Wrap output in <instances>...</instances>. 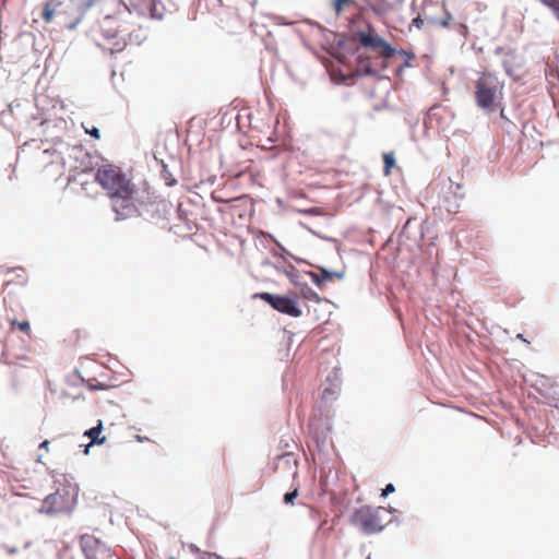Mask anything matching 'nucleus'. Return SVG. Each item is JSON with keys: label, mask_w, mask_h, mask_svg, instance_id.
<instances>
[{"label": "nucleus", "mask_w": 559, "mask_h": 559, "mask_svg": "<svg viewBox=\"0 0 559 559\" xmlns=\"http://www.w3.org/2000/svg\"><path fill=\"white\" fill-rule=\"evenodd\" d=\"M385 512V509L381 507L372 508L369 506H364L354 512L352 522L365 534L370 535L379 533L386 525V521L384 519Z\"/></svg>", "instance_id": "obj_4"}, {"label": "nucleus", "mask_w": 559, "mask_h": 559, "mask_svg": "<svg viewBox=\"0 0 559 559\" xmlns=\"http://www.w3.org/2000/svg\"><path fill=\"white\" fill-rule=\"evenodd\" d=\"M395 491V487L392 484H388L385 488L382 490L381 496L386 497L390 493H393Z\"/></svg>", "instance_id": "obj_21"}, {"label": "nucleus", "mask_w": 559, "mask_h": 559, "mask_svg": "<svg viewBox=\"0 0 559 559\" xmlns=\"http://www.w3.org/2000/svg\"><path fill=\"white\" fill-rule=\"evenodd\" d=\"M76 496L78 490L75 486L64 485L45 498L41 511L47 514L69 513L76 503Z\"/></svg>", "instance_id": "obj_3"}, {"label": "nucleus", "mask_w": 559, "mask_h": 559, "mask_svg": "<svg viewBox=\"0 0 559 559\" xmlns=\"http://www.w3.org/2000/svg\"><path fill=\"white\" fill-rule=\"evenodd\" d=\"M82 127H83L85 133L92 135L96 140L100 139V132H99V130L96 127H94V126L90 127V126H87L85 123H82Z\"/></svg>", "instance_id": "obj_17"}, {"label": "nucleus", "mask_w": 559, "mask_h": 559, "mask_svg": "<svg viewBox=\"0 0 559 559\" xmlns=\"http://www.w3.org/2000/svg\"><path fill=\"white\" fill-rule=\"evenodd\" d=\"M404 0H366V10L370 9L374 15L385 20L390 14L397 12Z\"/></svg>", "instance_id": "obj_8"}, {"label": "nucleus", "mask_w": 559, "mask_h": 559, "mask_svg": "<svg viewBox=\"0 0 559 559\" xmlns=\"http://www.w3.org/2000/svg\"><path fill=\"white\" fill-rule=\"evenodd\" d=\"M52 14H53V12L50 11L48 9V7H46L45 10H44V13H43V17H44L45 21L49 22L52 19Z\"/></svg>", "instance_id": "obj_22"}, {"label": "nucleus", "mask_w": 559, "mask_h": 559, "mask_svg": "<svg viewBox=\"0 0 559 559\" xmlns=\"http://www.w3.org/2000/svg\"><path fill=\"white\" fill-rule=\"evenodd\" d=\"M140 32H141V34H139V35H136V36H135V40H136L138 43H140V41L143 39V37H144L143 32H142L141 29H140Z\"/></svg>", "instance_id": "obj_29"}, {"label": "nucleus", "mask_w": 559, "mask_h": 559, "mask_svg": "<svg viewBox=\"0 0 559 559\" xmlns=\"http://www.w3.org/2000/svg\"><path fill=\"white\" fill-rule=\"evenodd\" d=\"M357 36L361 46L371 48L373 50H379L385 58H391L394 56V48H392V46L381 37L366 32H359Z\"/></svg>", "instance_id": "obj_7"}, {"label": "nucleus", "mask_w": 559, "mask_h": 559, "mask_svg": "<svg viewBox=\"0 0 559 559\" xmlns=\"http://www.w3.org/2000/svg\"><path fill=\"white\" fill-rule=\"evenodd\" d=\"M544 5H546L547 8H550V5L556 1V0H539Z\"/></svg>", "instance_id": "obj_25"}, {"label": "nucleus", "mask_w": 559, "mask_h": 559, "mask_svg": "<svg viewBox=\"0 0 559 559\" xmlns=\"http://www.w3.org/2000/svg\"><path fill=\"white\" fill-rule=\"evenodd\" d=\"M135 439H136V441H139V442H144V441H148V440H150L147 437H142V436H140V435H136V436H135Z\"/></svg>", "instance_id": "obj_26"}, {"label": "nucleus", "mask_w": 559, "mask_h": 559, "mask_svg": "<svg viewBox=\"0 0 559 559\" xmlns=\"http://www.w3.org/2000/svg\"><path fill=\"white\" fill-rule=\"evenodd\" d=\"M81 547L86 559H111L110 549L99 539L90 534L81 536Z\"/></svg>", "instance_id": "obj_6"}, {"label": "nucleus", "mask_w": 559, "mask_h": 559, "mask_svg": "<svg viewBox=\"0 0 559 559\" xmlns=\"http://www.w3.org/2000/svg\"><path fill=\"white\" fill-rule=\"evenodd\" d=\"M255 297L267 302L276 311L287 314L293 318H298L302 314L301 309L298 307V297L293 295H273L270 293H260Z\"/></svg>", "instance_id": "obj_5"}, {"label": "nucleus", "mask_w": 559, "mask_h": 559, "mask_svg": "<svg viewBox=\"0 0 559 559\" xmlns=\"http://www.w3.org/2000/svg\"><path fill=\"white\" fill-rule=\"evenodd\" d=\"M22 273H23V274L19 275V277L21 278V282H20V283H21V284H25V283L27 282V278H26V276H25L24 271H22Z\"/></svg>", "instance_id": "obj_28"}, {"label": "nucleus", "mask_w": 559, "mask_h": 559, "mask_svg": "<svg viewBox=\"0 0 559 559\" xmlns=\"http://www.w3.org/2000/svg\"><path fill=\"white\" fill-rule=\"evenodd\" d=\"M504 82L491 72H481L475 81V102L483 110L493 112L501 107Z\"/></svg>", "instance_id": "obj_2"}, {"label": "nucleus", "mask_w": 559, "mask_h": 559, "mask_svg": "<svg viewBox=\"0 0 559 559\" xmlns=\"http://www.w3.org/2000/svg\"><path fill=\"white\" fill-rule=\"evenodd\" d=\"M355 7L360 14L366 11V0H333L334 13L340 16L347 8Z\"/></svg>", "instance_id": "obj_10"}, {"label": "nucleus", "mask_w": 559, "mask_h": 559, "mask_svg": "<svg viewBox=\"0 0 559 559\" xmlns=\"http://www.w3.org/2000/svg\"><path fill=\"white\" fill-rule=\"evenodd\" d=\"M500 117H501L502 119H506V116H504V110H503V108H501V111H500Z\"/></svg>", "instance_id": "obj_30"}, {"label": "nucleus", "mask_w": 559, "mask_h": 559, "mask_svg": "<svg viewBox=\"0 0 559 559\" xmlns=\"http://www.w3.org/2000/svg\"><path fill=\"white\" fill-rule=\"evenodd\" d=\"M11 325L12 326H17L20 331H22L23 333L29 335L31 334V325L27 321H22V322H19L16 321L15 319H12L10 321Z\"/></svg>", "instance_id": "obj_15"}, {"label": "nucleus", "mask_w": 559, "mask_h": 559, "mask_svg": "<svg viewBox=\"0 0 559 559\" xmlns=\"http://www.w3.org/2000/svg\"><path fill=\"white\" fill-rule=\"evenodd\" d=\"M39 449H44V450L48 451L49 450V441L48 440L43 441L39 444Z\"/></svg>", "instance_id": "obj_24"}, {"label": "nucleus", "mask_w": 559, "mask_h": 559, "mask_svg": "<svg viewBox=\"0 0 559 559\" xmlns=\"http://www.w3.org/2000/svg\"><path fill=\"white\" fill-rule=\"evenodd\" d=\"M298 497V489L295 488L293 491L285 493L284 502L286 504H294L295 499Z\"/></svg>", "instance_id": "obj_19"}, {"label": "nucleus", "mask_w": 559, "mask_h": 559, "mask_svg": "<svg viewBox=\"0 0 559 559\" xmlns=\"http://www.w3.org/2000/svg\"><path fill=\"white\" fill-rule=\"evenodd\" d=\"M320 271H321L322 278L324 281H331L333 278L341 280L343 277V274L338 273V272H330V271H328L325 269H320Z\"/></svg>", "instance_id": "obj_16"}, {"label": "nucleus", "mask_w": 559, "mask_h": 559, "mask_svg": "<svg viewBox=\"0 0 559 559\" xmlns=\"http://www.w3.org/2000/svg\"><path fill=\"white\" fill-rule=\"evenodd\" d=\"M300 296L304 299H306V300H310V301H314V302H321L322 301V298L319 296V294L317 292H314L308 285H304L300 288Z\"/></svg>", "instance_id": "obj_14"}, {"label": "nucleus", "mask_w": 559, "mask_h": 559, "mask_svg": "<svg viewBox=\"0 0 559 559\" xmlns=\"http://www.w3.org/2000/svg\"><path fill=\"white\" fill-rule=\"evenodd\" d=\"M120 27H121L120 32H121V33H128V35H129V39H130V40H132V37H131V36H132V34H131V33H129V28L127 27V25H126V24H123V25H121Z\"/></svg>", "instance_id": "obj_23"}, {"label": "nucleus", "mask_w": 559, "mask_h": 559, "mask_svg": "<svg viewBox=\"0 0 559 559\" xmlns=\"http://www.w3.org/2000/svg\"><path fill=\"white\" fill-rule=\"evenodd\" d=\"M312 280L313 282L320 286L321 285V280L319 278V276L317 274H312Z\"/></svg>", "instance_id": "obj_27"}, {"label": "nucleus", "mask_w": 559, "mask_h": 559, "mask_svg": "<svg viewBox=\"0 0 559 559\" xmlns=\"http://www.w3.org/2000/svg\"><path fill=\"white\" fill-rule=\"evenodd\" d=\"M451 20H452V16L448 12L444 13V16L442 19L431 17V16H425V19H423L420 15H418L417 17H415L413 20V25L416 26L417 28H421L424 23L427 22L429 25H431L433 27L447 28V27H449Z\"/></svg>", "instance_id": "obj_9"}, {"label": "nucleus", "mask_w": 559, "mask_h": 559, "mask_svg": "<svg viewBox=\"0 0 559 559\" xmlns=\"http://www.w3.org/2000/svg\"><path fill=\"white\" fill-rule=\"evenodd\" d=\"M444 206L449 213H457L460 209V204L456 201L452 202L449 199L444 200Z\"/></svg>", "instance_id": "obj_18"}, {"label": "nucleus", "mask_w": 559, "mask_h": 559, "mask_svg": "<svg viewBox=\"0 0 559 559\" xmlns=\"http://www.w3.org/2000/svg\"><path fill=\"white\" fill-rule=\"evenodd\" d=\"M102 430H103V424L99 420L97 426L85 431L84 436H86L87 438L91 439V443H90L91 445L92 444H103L106 441V437L100 436Z\"/></svg>", "instance_id": "obj_12"}, {"label": "nucleus", "mask_w": 559, "mask_h": 559, "mask_svg": "<svg viewBox=\"0 0 559 559\" xmlns=\"http://www.w3.org/2000/svg\"><path fill=\"white\" fill-rule=\"evenodd\" d=\"M383 175L390 176L392 173V169L396 166V160L393 152L383 153Z\"/></svg>", "instance_id": "obj_13"}, {"label": "nucleus", "mask_w": 559, "mask_h": 559, "mask_svg": "<svg viewBox=\"0 0 559 559\" xmlns=\"http://www.w3.org/2000/svg\"><path fill=\"white\" fill-rule=\"evenodd\" d=\"M95 179L110 199L117 221L131 218L138 213L136 188L120 167L103 165L97 169Z\"/></svg>", "instance_id": "obj_1"}, {"label": "nucleus", "mask_w": 559, "mask_h": 559, "mask_svg": "<svg viewBox=\"0 0 559 559\" xmlns=\"http://www.w3.org/2000/svg\"><path fill=\"white\" fill-rule=\"evenodd\" d=\"M230 2L233 3L238 16L243 21L251 17L257 4V0H230Z\"/></svg>", "instance_id": "obj_11"}, {"label": "nucleus", "mask_w": 559, "mask_h": 559, "mask_svg": "<svg viewBox=\"0 0 559 559\" xmlns=\"http://www.w3.org/2000/svg\"><path fill=\"white\" fill-rule=\"evenodd\" d=\"M549 9L552 11V13H554L555 17L559 21V0H556V1L550 5V8H549Z\"/></svg>", "instance_id": "obj_20"}]
</instances>
